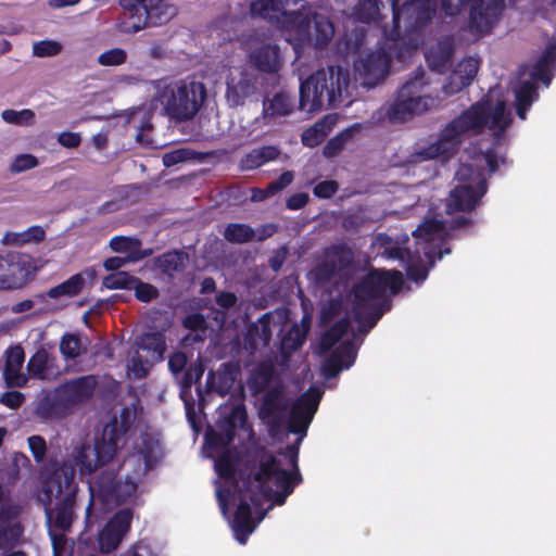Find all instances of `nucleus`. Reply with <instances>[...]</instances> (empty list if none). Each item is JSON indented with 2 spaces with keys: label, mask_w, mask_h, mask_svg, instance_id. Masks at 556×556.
Listing matches in <instances>:
<instances>
[{
  "label": "nucleus",
  "mask_w": 556,
  "mask_h": 556,
  "mask_svg": "<svg viewBox=\"0 0 556 556\" xmlns=\"http://www.w3.org/2000/svg\"><path fill=\"white\" fill-rule=\"evenodd\" d=\"M155 363V361L146 355L143 356L139 350H136L128 359L127 370L135 378H143Z\"/></svg>",
  "instance_id": "46"
},
{
  "label": "nucleus",
  "mask_w": 556,
  "mask_h": 556,
  "mask_svg": "<svg viewBox=\"0 0 556 556\" xmlns=\"http://www.w3.org/2000/svg\"><path fill=\"white\" fill-rule=\"evenodd\" d=\"M189 262L185 252L174 251L165 253L155 260V266L161 273L172 277L176 273L182 271Z\"/></svg>",
  "instance_id": "39"
},
{
  "label": "nucleus",
  "mask_w": 556,
  "mask_h": 556,
  "mask_svg": "<svg viewBox=\"0 0 556 556\" xmlns=\"http://www.w3.org/2000/svg\"><path fill=\"white\" fill-rule=\"evenodd\" d=\"M152 253L151 250H144V251H134L132 253L128 254L126 257H110L104 262V267L108 270L112 271H118L121 267L126 265L129 262H137L139 260H142L147 256H149Z\"/></svg>",
  "instance_id": "52"
},
{
  "label": "nucleus",
  "mask_w": 556,
  "mask_h": 556,
  "mask_svg": "<svg viewBox=\"0 0 556 556\" xmlns=\"http://www.w3.org/2000/svg\"><path fill=\"white\" fill-rule=\"evenodd\" d=\"M33 258L26 254L1 252L0 290H17L33 280L36 273Z\"/></svg>",
  "instance_id": "22"
},
{
  "label": "nucleus",
  "mask_w": 556,
  "mask_h": 556,
  "mask_svg": "<svg viewBox=\"0 0 556 556\" xmlns=\"http://www.w3.org/2000/svg\"><path fill=\"white\" fill-rule=\"evenodd\" d=\"M241 46L248 54L249 62L260 72L274 74L282 66L280 49L268 30L256 29L242 35Z\"/></svg>",
  "instance_id": "21"
},
{
  "label": "nucleus",
  "mask_w": 556,
  "mask_h": 556,
  "mask_svg": "<svg viewBox=\"0 0 556 556\" xmlns=\"http://www.w3.org/2000/svg\"><path fill=\"white\" fill-rule=\"evenodd\" d=\"M22 535V528L14 519L0 515V548L13 546Z\"/></svg>",
  "instance_id": "43"
},
{
  "label": "nucleus",
  "mask_w": 556,
  "mask_h": 556,
  "mask_svg": "<svg viewBox=\"0 0 556 556\" xmlns=\"http://www.w3.org/2000/svg\"><path fill=\"white\" fill-rule=\"evenodd\" d=\"M39 164L37 157L29 153L16 155L9 169L11 173L18 174L37 167Z\"/></svg>",
  "instance_id": "55"
},
{
  "label": "nucleus",
  "mask_w": 556,
  "mask_h": 556,
  "mask_svg": "<svg viewBox=\"0 0 556 556\" xmlns=\"http://www.w3.org/2000/svg\"><path fill=\"white\" fill-rule=\"evenodd\" d=\"M119 4L131 20L119 26V30L126 34L139 31L149 21L152 24L166 23L176 14L168 0H119Z\"/></svg>",
  "instance_id": "20"
},
{
  "label": "nucleus",
  "mask_w": 556,
  "mask_h": 556,
  "mask_svg": "<svg viewBox=\"0 0 556 556\" xmlns=\"http://www.w3.org/2000/svg\"><path fill=\"white\" fill-rule=\"evenodd\" d=\"M63 46L56 40H40L34 42L33 54L38 58L54 56L62 52Z\"/></svg>",
  "instance_id": "53"
},
{
  "label": "nucleus",
  "mask_w": 556,
  "mask_h": 556,
  "mask_svg": "<svg viewBox=\"0 0 556 556\" xmlns=\"http://www.w3.org/2000/svg\"><path fill=\"white\" fill-rule=\"evenodd\" d=\"M3 377L8 387H24L28 378L22 372L25 353L21 345L10 346L4 353Z\"/></svg>",
  "instance_id": "31"
},
{
  "label": "nucleus",
  "mask_w": 556,
  "mask_h": 556,
  "mask_svg": "<svg viewBox=\"0 0 556 556\" xmlns=\"http://www.w3.org/2000/svg\"><path fill=\"white\" fill-rule=\"evenodd\" d=\"M479 60L472 56L462 60L453 74L448 78V83L443 86L445 94L451 96L460 91L470 85L478 73Z\"/></svg>",
  "instance_id": "32"
},
{
  "label": "nucleus",
  "mask_w": 556,
  "mask_h": 556,
  "mask_svg": "<svg viewBox=\"0 0 556 556\" xmlns=\"http://www.w3.org/2000/svg\"><path fill=\"white\" fill-rule=\"evenodd\" d=\"M384 39L375 50L361 55L355 63V73L362 80V85L372 88L382 81L389 74L390 62L392 59L405 60L412 53H405L399 56L401 45L395 46L391 40L389 27H384Z\"/></svg>",
  "instance_id": "15"
},
{
  "label": "nucleus",
  "mask_w": 556,
  "mask_h": 556,
  "mask_svg": "<svg viewBox=\"0 0 556 556\" xmlns=\"http://www.w3.org/2000/svg\"><path fill=\"white\" fill-rule=\"evenodd\" d=\"M435 106V99L426 93L424 73L417 74L406 81L399 90L394 102L384 104L378 112L376 119L391 123H402L417 114H422Z\"/></svg>",
  "instance_id": "12"
},
{
  "label": "nucleus",
  "mask_w": 556,
  "mask_h": 556,
  "mask_svg": "<svg viewBox=\"0 0 556 556\" xmlns=\"http://www.w3.org/2000/svg\"><path fill=\"white\" fill-rule=\"evenodd\" d=\"M338 190V184L333 180H325L317 184L314 188V194L318 198L327 199L333 195Z\"/></svg>",
  "instance_id": "59"
},
{
  "label": "nucleus",
  "mask_w": 556,
  "mask_h": 556,
  "mask_svg": "<svg viewBox=\"0 0 556 556\" xmlns=\"http://www.w3.org/2000/svg\"><path fill=\"white\" fill-rule=\"evenodd\" d=\"M455 178L460 185L451 191L446 204L447 214L471 211L486 191L483 173L470 164H462Z\"/></svg>",
  "instance_id": "19"
},
{
  "label": "nucleus",
  "mask_w": 556,
  "mask_h": 556,
  "mask_svg": "<svg viewBox=\"0 0 556 556\" xmlns=\"http://www.w3.org/2000/svg\"><path fill=\"white\" fill-rule=\"evenodd\" d=\"M132 289H135L137 299L143 302H149L157 296V289L155 287L141 282L137 278Z\"/></svg>",
  "instance_id": "58"
},
{
  "label": "nucleus",
  "mask_w": 556,
  "mask_h": 556,
  "mask_svg": "<svg viewBox=\"0 0 556 556\" xmlns=\"http://www.w3.org/2000/svg\"><path fill=\"white\" fill-rule=\"evenodd\" d=\"M287 405L283 401V389L275 387L269 389L263 397V403L260 409V416L270 427V432L274 434L286 420Z\"/></svg>",
  "instance_id": "28"
},
{
  "label": "nucleus",
  "mask_w": 556,
  "mask_h": 556,
  "mask_svg": "<svg viewBox=\"0 0 556 556\" xmlns=\"http://www.w3.org/2000/svg\"><path fill=\"white\" fill-rule=\"evenodd\" d=\"M279 151L275 147H262L252 150L241 160V167L245 170L255 169L268 161L275 160Z\"/></svg>",
  "instance_id": "41"
},
{
  "label": "nucleus",
  "mask_w": 556,
  "mask_h": 556,
  "mask_svg": "<svg viewBox=\"0 0 556 556\" xmlns=\"http://www.w3.org/2000/svg\"><path fill=\"white\" fill-rule=\"evenodd\" d=\"M274 376V366L269 362L258 364L252 375L251 384L254 392L264 391Z\"/></svg>",
  "instance_id": "48"
},
{
  "label": "nucleus",
  "mask_w": 556,
  "mask_h": 556,
  "mask_svg": "<svg viewBox=\"0 0 556 556\" xmlns=\"http://www.w3.org/2000/svg\"><path fill=\"white\" fill-rule=\"evenodd\" d=\"M27 442L34 459L37 463L43 462L47 452V444L45 439L40 435H31L28 438Z\"/></svg>",
  "instance_id": "57"
},
{
  "label": "nucleus",
  "mask_w": 556,
  "mask_h": 556,
  "mask_svg": "<svg viewBox=\"0 0 556 556\" xmlns=\"http://www.w3.org/2000/svg\"><path fill=\"white\" fill-rule=\"evenodd\" d=\"M555 67L556 47L549 46L529 72L528 77H526V73H521L520 84L515 88L516 110L519 118L526 119L527 110L539 97L535 81L542 80L548 86Z\"/></svg>",
  "instance_id": "18"
},
{
  "label": "nucleus",
  "mask_w": 556,
  "mask_h": 556,
  "mask_svg": "<svg viewBox=\"0 0 556 556\" xmlns=\"http://www.w3.org/2000/svg\"><path fill=\"white\" fill-rule=\"evenodd\" d=\"M288 326V311L279 308L264 314L250 328L248 338L253 349L267 345L274 334H280Z\"/></svg>",
  "instance_id": "25"
},
{
  "label": "nucleus",
  "mask_w": 556,
  "mask_h": 556,
  "mask_svg": "<svg viewBox=\"0 0 556 556\" xmlns=\"http://www.w3.org/2000/svg\"><path fill=\"white\" fill-rule=\"evenodd\" d=\"M303 0H253L250 2L252 16L261 17L269 22H280L282 27L289 31L288 14L296 10Z\"/></svg>",
  "instance_id": "26"
},
{
  "label": "nucleus",
  "mask_w": 556,
  "mask_h": 556,
  "mask_svg": "<svg viewBox=\"0 0 556 556\" xmlns=\"http://www.w3.org/2000/svg\"><path fill=\"white\" fill-rule=\"evenodd\" d=\"M403 285V275L397 270L370 271L353 292V311L358 331L366 334L384 312L388 294L396 293Z\"/></svg>",
  "instance_id": "5"
},
{
  "label": "nucleus",
  "mask_w": 556,
  "mask_h": 556,
  "mask_svg": "<svg viewBox=\"0 0 556 556\" xmlns=\"http://www.w3.org/2000/svg\"><path fill=\"white\" fill-rule=\"evenodd\" d=\"M153 87L165 114L176 122L192 119L206 98L204 84L197 80L181 79L169 84L155 80Z\"/></svg>",
  "instance_id": "9"
},
{
  "label": "nucleus",
  "mask_w": 556,
  "mask_h": 556,
  "mask_svg": "<svg viewBox=\"0 0 556 556\" xmlns=\"http://www.w3.org/2000/svg\"><path fill=\"white\" fill-rule=\"evenodd\" d=\"M41 501L47 502L48 523L66 532L74 520L75 485L73 469L53 472L42 486Z\"/></svg>",
  "instance_id": "10"
},
{
  "label": "nucleus",
  "mask_w": 556,
  "mask_h": 556,
  "mask_svg": "<svg viewBox=\"0 0 556 556\" xmlns=\"http://www.w3.org/2000/svg\"><path fill=\"white\" fill-rule=\"evenodd\" d=\"M321 392L317 388H309L292 405L287 418L289 432L299 435L294 445L287 446L281 458L266 455L262 458L260 470L251 479H241L236 482L238 492V508L232 520V530L239 543L244 544L248 536L256 528L265 513L257 521L252 517L251 505L257 509L267 500L283 505L286 498L292 493L301 477L298 469L299 445L306 435L307 429L317 412Z\"/></svg>",
  "instance_id": "1"
},
{
  "label": "nucleus",
  "mask_w": 556,
  "mask_h": 556,
  "mask_svg": "<svg viewBox=\"0 0 556 556\" xmlns=\"http://www.w3.org/2000/svg\"><path fill=\"white\" fill-rule=\"evenodd\" d=\"M332 125V118L331 117H325L323 121L317 122L313 127L308 128L306 130V140L312 134H318L320 135V138L324 140V138L328 135L330 131Z\"/></svg>",
  "instance_id": "61"
},
{
  "label": "nucleus",
  "mask_w": 556,
  "mask_h": 556,
  "mask_svg": "<svg viewBox=\"0 0 556 556\" xmlns=\"http://www.w3.org/2000/svg\"><path fill=\"white\" fill-rule=\"evenodd\" d=\"M159 451V442L149 435H143L140 445L137 446V452L127 456L122 464V469L126 471L124 482L115 481L113 467L102 470L89 482L91 501L86 509V522H91V509L97 502L109 507L131 500L141 478L156 462Z\"/></svg>",
  "instance_id": "3"
},
{
  "label": "nucleus",
  "mask_w": 556,
  "mask_h": 556,
  "mask_svg": "<svg viewBox=\"0 0 556 556\" xmlns=\"http://www.w3.org/2000/svg\"><path fill=\"white\" fill-rule=\"evenodd\" d=\"M247 419L245 408L242 404L233 405L230 408L228 417L220 422V432L213 431L208 433L207 442L210 448L218 455L215 460V469L220 477L231 478L235 473V466L229 450V444L233 440L235 429L243 426Z\"/></svg>",
  "instance_id": "17"
},
{
  "label": "nucleus",
  "mask_w": 556,
  "mask_h": 556,
  "mask_svg": "<svg viewBox=\"0 0 556 556\" xmlns=\"http://www.w3.org/2000/svg\"><path fill=\"white\" fill-rule=\"evenodd\" d=\"M141 241L135 237L115 236L110 240V248L117 253H132L141 251Z\"/></svg>",
  "instance_id": "51"
},
{
  "label": "nucleus",
  "mask_w": 556,
  "mask_h": 556,
  "mask_svg": "<svg viewBox=\"0 0 556 556\" xmlns=\"http://www.w3.org/2000/svg\"><path fill=\"white\" fill-rule=\"evenodd\" d=\"M1 118L7 124L21 126V127H30L36 123V114L30 109L23 110H13L7 109L2 111Z\"/></svg>",
  "instance_id": "44"
},
{
  "label": "nucleus",
  "mask_w": 556,
  "mask_h": 556,
  "mask_svg": "<svg viewBox=\"0 0 556 556\" xmlns=\"http://www.w3.org/2000/svg\"><path fill=\"white\" fill-rule=\"evenodd\" d=\"M383 8L382 0H358L352 9L351 16L363 23L377 22L382 16Z\"/></svg>",
  "instance_id": "38"
},
{
  "label": "nucleus",
  "mask_w": 556,
  "mask_h": 556,
  "mask_svg": "<svg viewBox=\"0 0 556 556\" xmlns=\"http://www.w3.org/2000/svg\"><path fill=\"white\" fill-rule=\"evenodd\" d=\"M413 236L416 240L414 253L402 248H391L388 254L391 258L401 260L405 264L408 277L419 282L426 279L428 265L433 266L435 255L440 260L444 254L451 253L450 248H443L448 236L447 222L437 218L425 219L413 231Z\"/></svg>",
  "instance_id": "4"
},
{
  "label": "nucleus",
  "mask_w": 556,
  "mask_h": 556,
  "mask_svg": "<svg viewBox=\"0 0 556 556\" xmlns=\"http://www.w3.org/2000/svg\"><path fill=\"white\" fill-rule=\"evenodd\" d=\"M96 386L97 380L93 376L67 381L40 401L38 413L49 419L65 417L77 405L91 397Z\"/></svg>",
  "instance_id": "13"
},
{
  "label": "nucleus",
  "mask_w": 556,
  "mask_h": 556,
  "mask_svg": "<svg viewBox=\"0 0 556 556\" xmlns=\"http://www.w3.org/2000/svg\"><path fill=\"white\" fill-rule=\"evenodd\" d=\"M96 278V269L88 267L80 273L71 276L62 283L50 288L47 292V295L54 300L78 296L87 288H90L94 285Z\"/></svg>",
  "instance_id": "29"
},
{
  "label": "nucleus",
  "mask_w": 556,
  "mask_h": 556,
  "mask_svg": "<svg viewBox=\"0 0 556 556\" xmlns=\"http://www.w3.org/2000/svg\"><path fill=\"white\" fill-rule=\"evenodd\" d=\"M454 46L451 38H443L432 45L426 52V60L431 70L442 73L448 65Z\"/></svg>",
  "instance_id": "36"
},
{
  "label": "nucleus",
  "mask_w": 556,
  "mask_h": 556,
  "mask_svg": "<svg viewBox=\"0 0 556 556\" xmlns=\"http://www.w3.org/2000/svg\"><path fill=\"white\" fill-rule=\"evenodd\" d=\"M366 39L364 29H355L351 33L346 31L338 42V51L342 54L355 53L363 46Z\"/></svg>",
  "instance_id": "47"
},
{
  "label": "nucleus",
  "mask_w": 556,
  "mask_h": 556,
  "mask_svg": "<svg viewBox=\"0 0 556 556\" xmlns=\"http://www.w3.org/2000/svg\"><path fill=\"white\" fill-rule=\"evenodd\" d=\"M127 52L122 48H112L98 56V63L102 66H118L126 62Z\"/></svg>",
  "instance_id": "54"
},
{
  "label": "nucleus",
  "mask_w": 556,
  "mask_h": 556,
  "mask_svg": "<svg viewBox=\"0 0 556 556\" xmlns=\"http://www.w3.org/2000/svg\"><path fill=\"white\" fill-rule=\"evenodd\" d=\"M288 326V311L279 308L264 314L250 328L248 338L253 349L267 345L274 334H280Z\"/></svg>",
  "instance_id": "24"
},
{
  "label": "nucleus",
  "mask_w": 556,
  "mask_h": 556,
  "mask_svg": "<svg viewBox=\"0 0 556 556\" xmlns=\"http://www.w3.org/2000/svg\"><path fill=\"white\" fill-rule=\"evenodd\" d=\"M293 178H294V176H293L292 172L287 170V172L282 173L277 180L271 181L267 186V192L276 194L280 190H282L283 188L289 186L293 181Z\"/></svg>",
  "instance_id": "60"
},
{
  "label": "nucleus",
  "mask_w": 556,
  "mask_h": 556,
  "mask_svg": "<svg viewBox=\"0 0 556 556\" xmlns=\"http://www.w3.org/2000/svg\"><path fill=\"white\" fill-rule=\"evenodd\" d=\"M392 8V26L389 28L390 39L397 47L399 56L412 53L420 40L415 34L431 21L435 13L433 0H408L399 5V0H387Z\"/></svg>",
  "instance_id": "7"
},
{
  "label": "nucleus",
  "mask_w": 556,
  "mask_h": 556,
  "mask_svg": "<svg viewBox=\"0 0 556 556\" xmlns=\"http://www.w3.org/2000/svg\"><path fill=\"white\" fill-rule=\"evenodd\" d=\"M350 73L341 66H328L313 73L300 86V108L314 112L339 104L349 97Z\"/></svg>",
  "instance_id": "6"
},
{
  "label": "nucleus",
  "mask_w": 556,
  "mask_h": 556,
  "mask_svg": "<svg viewBox=\"0 0 556 556\" xmlns=\"http://www.w3.org/2000/svg\"><path fill=\"white\" fill-rule=\"evenodd\" d=\"M446 15L455 16L466 9L470 27L480 34H488L501 21L506 8L505 0H441Z\"/></svg>",
  "instance_id": "16"
},
{
  "label": "nucleus",
  "mask_w": 556,
  "mask_h": 556,
  "mask_svg": "<svg viewBox=\"0 0 556 556\" xmlns=\"http://www.w3.org/2000/svg\"><path fill=\"white\" fill-rule=\"evenodd\" d=\"M258 91V76L254 70L239 66L230 68L226 78L225 98L230 108H238Z\"/></svg>",
  "instance_id": "23"
},
{
  "label": "nucleus",
  "mask_w": 556,
  "mask_h": 556,
  "mask_svg": "<svg viewBox=\"0 0 556 556\" xmlns=\"http://www.w3.org/2000/svg\"><path fill=\"white\" fill-rule=\"evenodd\" d=\"M121 440L122 435L118 433L116 424L108 425L100 440L93 442L85 439L73 442L64 465L54 472L64 469H73L75 472L77 468L81 476L91 475L112 460Z\"/></svg>",
  "instance_id": "8"
},
{
  "label": "nucleus",
  "mask_w": 556,
  "mask_h": 556,
  "mask_svg": "<svg viewBox=\"0 0 556 556\" xmlns=\"http://www.w3.org/2000/svg\"><path fill=\"white\" fill-rule=\"evenodd\" d=\"M350 136V130L341 134L340 136L331 139L327 146L325 147L324 153L326 156H333L337 154L343 147L345 138Z\"/></svg>",
  "instance_id": "63"
},
{
  "label": "nucleus",
  "mask_w": 556,
  "mask_h": 556,
  "mask_svg": "<svg viewBox=\"0 0 556 556\" xmlns=\"http://www.w3.org/2000/svg\"><path fill=\"white\" fill-rule=\"evenodd\" d=\"M295 109V99L288 92L280 91L263 101V117L276 119L290 115Z\"/></svg>",
  "instance_id": "35"
},
{
  "label": "nucleus",
  "mask_w": 556,
  "mask_h": 556,
  "mask_svg": "<svg viewBox=\"0 0 556 556\" xmlns=\"http://www.w3.org/2000/svg\"><path fill=\"white\" fill-rule=\"evenodd\" d=\"M311 327V317L304 315L300 324L288 323L287 328L278 334L280 337V349L285 356H289L296 351L305 341L306 334Z\"/></svg>",
  "instance_id": "33"
},
{
  "label": "nucleus",
  "mask_w": 556,
  "mask_h": 556,
  "mask_svg": "<svg viewBox=\"0 0 556 556\" xmlns=\"http://www.w3.org/2000/svg\"><path fill=\"white\" fill-rule=\"evenodd\" d=\"M131 519L132 515L129 509H122L114 515L98 534L101 553H111L119 546L125 534L130 529Z\"/></svg>",
  "instance_id": "27"
},
{
  "label": "nucleus",
  "mask_w": 556,
  "mask_h": 556,
  "mask_svg": "<svg viewBox=\"0 0 556 556\" xmlns=\"http://www.w3.org/2000/svg\"><path fill=\"white\" fill-rule=\"evenodd\" d=\"M84 351L81 340L77 334L66 333L60 342V352L67 359L78 357Z\"/></svg>",
  "instance_id": "49"
},
{
  "label": "nucleus",
  "mask_w": 556,
  "mask_h": 556,
  "mask_svg": "<svg viewBox=\"0 0 556 556\" xmlns=\"http://www.w3.org/2000/svg\"><path fill=\"white\" fill-rule=\"evenodd\" d=\"M350 321L341 319L337 321L321 338L320 352L326 354L332 351V354L324 364V376L327 379L336 377L342 369L350 368L356 357V346L350 340L348 329Z\"/></svg>",
  "instance_id": "14"
},
{
  "label": "nucleus",
  "mask_w": 556,
  "mask_h": 556,
  "mask_svg": "<svg viewBox=\"0 0 556 556\" xmlns=\"http://www.w3.org/2000/svg\"><path fill=\"white\" fill-rule=\"evenodd\" d=\"M136 346L139 352H144L147 357L156 363L163 359L166 350L165 338L161 332L141 334L136 340Z\"/></svg>",
  "instance_id": "37"
},
{
  "label": "nucleus",
  "mask_w": 556,
  "mask_h": 556,
  "mask_svg": "<svg viewBox=\"0 0 556 556\" xmlns=\"http://www.w3.org/2000/svg\"><path fill=\"white\" fill-rule=\"evenodd\" d=\"M58 142L65 148H77L81 142L78 132L64 131L58 136Z\"/></svg>",
  "instance_id": "64"
},
{
  "label": "nucleus",
  "mask_w": 556,
  "mask_h": 556,
  "mask_svg": "<svg viewBox=\"0 0 556 556\" xmlns=\"http://www.w3.org/2000/svg\"><path fill=\"white\" fill-rule=\"evenodd\" d=\"M24 400L25 396L20 391H8L0 397V402L10 408H16L21 406Z\"/></svg>",
  "instance_id": "62"
},
{
  "label": "nucleus",
  "mask_w": 556,
  "mask_h": 556,
  "mask_svg": "<svg viewBox=\"0 0 556 556\" xmlns=\"http://www.w3.org/2000/svg\"><path fill=\"white\" fill-rule=\"evenodd\" d=\"M136 278L126 271H115L104 277L103 286L108 289H132Z\"/></svg>",
  "instance_id": "50"
},
{
  "label": "nucleus",
  "mask_w": 556,
  "mask_h": 556,
  "mask_svg": "<svg viewBox=\"0 0 556 556\" xmlns=\"http://www.w3.org/2000/svg\"><path fill=\"white\" fill-rule=\"evenodd\" d=\"M352 258V252L348 248L336 245L327 249L324 260L315 269L316 277L319 280L330 279L333 274L349 266Z\"/></svg>",
  "instance_id": "30"
},
{
  "label": "nucleus",
  "mask_w": 556,
  "mask_h": 556,
  "mask_svg": "<svg viewBox=\"0 0 556 556\" xmlns=\"http://www.w3.org/2000/svg\"><path fill=\"white\" fill-rule=\"evenodd\" d=\"M45 236V229L41 226L35 225L20 232L5 233L4 241L15 245L31 244L41 242Z\"/></svg>",
  "instance_id": "42"
},
{
  "label": "nucleus",
  "mask_w": 556,
  "mask_h": 556,
  "mask_svg": "<svg viewBox=\"0 0 556 556\" xmlns=\"http://www.w3.org/2000/svg\"><path fill=\"white\" fill-rule=\"evenodd\" d=\"M193 152L189 149H177L163 155V164L172 167L192 159Z\"/></svg>",
  "instance_id": "56"
},
{
  "label": "nucleus",
  "mask_w": 556,
  "mask_h": 556,
  "mask_svg": "<svg viewBox=\"0 0 556 556\" xmlns=\"http://www.w3.org/2000/svg\"><path fill=\"white\" fill-rule=\"evenodd\" d=\"M28 372L38 379L50 380L54 378L59 370L55 364V357L46 349H39L27 363Z\"/></svg>",
  "instance_id": "34"
},
{
  "label": "nucleus",
  "mask_w": 556,
  "mask_h": 556,
  "mask_svg": "<svg viewBox=\"0 0 556 556\" xmlns=\"http://www.w3.org/2000/svg\"><path fill=\"white\" fill-rule=\"evenodd\" d=\"M513 121L503 100L494 101L491 94L469 106L451 121L434 142H417L408 157L410 163H421L435 157H452L467 137L489 130L495 143H500Z\"/></svg>",
  "instance_id": "2"
},
{
  "label": "nucleus",
  "mask_w": 556,
  "mask_h": 556,
  "mask_svg": "<svg viewBox=\"0 0 556 556\" xmlns=\"http://www.w3.org/2000/svg\"><path fill=\"white\" fill-rule=\"evenodd\" d=\"M290 30L296 46H311L316 50L326 49L332 41L336 28L329 16L317 12L311 3L303 0L296 10L288 14Z\"/></svg>",
  "instance_id": "11"
},
{
  "label": "nucleus",
  "mask_w": 556,
  "mask_h": 556,
  "mask_svg": "<svg viewBox=\"0 0 556 556\" xmlns=\"http://www.w3.org/2000/svg\"><path fill=\"white\" fill-rule=\"evenodd\" d=\"M224 237L231 243H245L252 241L256 237V231L245 224H229Z\"/></svg>",
  "instance_id": "45"
},
{
  "label": "nucleus",
  "mask_w": 556,
  "mask_h": 556,
  "mask_svg": "<svg viewBox=\"0 0 556 556\" xmlns=\"http://www.w3.org/2000/svg\"><path fill=\"white\" fill-rule=\"evenodd\" d=\"M239 375V369L231 364H223L216 374H211L212 388L220 395H225L232 388Z\"/></svg>",
  "instance_id": "40"
}]
</instances>
